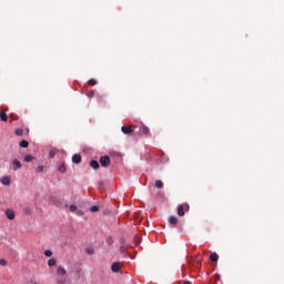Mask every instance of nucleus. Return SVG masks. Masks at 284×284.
<instances>
[{
  "mask_svg": "<svg viewBox=\"0 0 284 284\" xmlns=\"http://www.w3.org/2000/svg\"><path fill=\"white\" fill-rule=\"evenodd\" d=\"M24 161L27 163H30V161H34V158L31 154H27V155H24Z\"/></svg>",
  "mask_w": 284,
  "mask_h": 284,
  "instance_id": "obj_15",
  "label": "nucleus"
},
{
  "mask_svg": "<svg viewBox=\"0 0 284 284\" xmlns=\"http://www.w3.org/2000/svg\"><path fill=\"white\" fill-rule=\"evenodd\" d=\"M54 265H57V260L54 257L49 258L48 266L49 267H54Z\"/></svg>",
  "mask_w": 284,
  "mask_h": 284,
  "instance_id": "obj_11",
  "label": "nucleus"
},
{
  "mask_svg": "<svg viewBox=\"0 0 284 284\" xmlns=\"http://www.w3.org/2000/svg\"><path fill=\"white\" fill-rule=\"evenodd\" d=\"M12 168H13V170H21V161L14 159L12 161Z\"/></svg>",
  "mask_w": 284,
  "mask_h": 284,
  "instance_id": "obj_7",
  "label": "nucleus"
},
{
  "mask_svg": "<svg viewBox=\"0 0 284 284\" xmlns=\"http://www.w3.org/2000/svg\"><path fill=\"white\" fill-rule=\"evenodd\" d=\"M4 214H6L7 219H9V221H14V217L17 216L14 214V210H12V209H7L4 211Z\"/></svg>",
  "mask_w": 284,
  "mask_h": 284,
  "instance_id": "obj_4",
  "label": "nucleus"
},
{
  "mask_svg": "<svg viewBox=\"0 0 284 284\" xmlns=\"http://www.w3.org/2000/svg\"><path fill=\"white\" fill-rule=\"evenodd\" d=\"M120 252H125V246H120Z\"/></svg>",
  "mask_w": 284,
  "mask_h": 284,
  "instance_id": "obj_26",
  "label": "nucleus"
},
{
  "mask_svg": "<svg viewBox=\"0 0 284 284\" xmlns=\"http://www.w3.org/2000/svg\"><path fill=\"white\" fill-rule=\"evenodd\" d=\"M99 190H104L105 183L103 181L98 182Z\"/></svg>",
  "mask_w": 284,
  "mask_h": 284,
  "instance_id": "obj_20",
  "label": "nucleus"
},
{
  "mask_svg": "<svg viewBox=\"0 0 284 284\" xmlns=\"http://www.w3.org/2000/svg\"><path fill=\"white\" fill-rule=\"evenodd\" d=\"M50 156H54L53 153H50Z\"/></svg>",
  "mask_w": 284,
  "mask_h": 284,
  "instance_id": "obj_27",
  "label": "nucleus"
},
{
  "mask_svg": "<svg viewBox=\"0 0 284 284\" xmlns=\"http://www.w3.org/2000/svg\"><path fill=\"white\" fill-rule=\"evenodd\" d=\"M111 271L114 274H119V272H121V262H113L111 265Z\"/></svg>",
  "mask_w": 284,
  "mask_h": 284,
  "instance_id": "obj_3",
  "label": "nucleus"
},
{
  "mask_svg": "<svg viewBox=\"0 0 284 284\" xmlns=\"http://www.w3.org/2000/svg\"><path fill=\"white\" fill-rule=\"evenodd\" d=\"M185 212H190V204H180L178 206V216H185Z\"/></svg>",
  "mask_w": 284,
  "mask_h": 284,
  "instance_id": "obj_2",
  "label": "nucleus"
},
{
  "mask_svg": "<svg viewBox=\"0 0 284 284\" xmlns=\"http://www.w3.org/2000/svg\"><path fill=\"white\" fill-rule=\"evenodd\" d=\"M14 134H16L17 136H23V129H17V130L14 131Z\"/></svg>",
  "mask_w": 284,
  "mask_h": 284,
  "instance_id": "obj_18",
  "label": "nucleus"
},
{
  "mask_svg": "<svg viewBox=\"0 0 284 284\" xmlns=\"http://www.w3.org/2000/svg\"><path fill=\"white\" fill-rule=\"evenodd\" d=\"M44 256H48V257L52 256V250H45Z\"/></svg>",
  "mask_w": 284,
  "mask_h": 284,
  "instance_id": "obj_22",
  "label": "nucleus"
},
{
  "mask_svg": "<svg viewBox=\"0 0 284 284\" xmlns=\"http://www.w3.org/2000/svg\"><path fill=\"white\" fill-rule=\"evenodd\" d=\"M68 168L65 166V162H61L60 165L58 166V171L61 173V174H65Z\"/></svg>",
  "mask_w": 284,
  "mask_h": 284,
  "instance_id": "obj_6",
  "label": "nucleus"
},
{
  "mask_svg": "<svg viewBox=\"0 0 284 284\" xmlns=\"http://www.w3.org/2000/svg\"><path fill=\"white\" fill-rule=\"evenodd\" d=\"M169 223L171 225H176L179 223V219H176V216H170L169 217Z\"/></svg>",
  "mask_w": 284,
  "mask_h": 284,
  "instance_id": "obj_10",
  "label": "nucleus"
},
{
  "mask_svg": "<svg viewBox=\"0 0 284 284\" xmlns=\"http://www.w3.org/2000/svg\"><path fill=\"white\" fill-rule=\"evenodd\" d=\"M85 252H87V254H89L90 256H92V254H94V247L88 246V247L85 248Z\"/></svg>",
  "mask_w": 284,
  "mask_h": 284,
  "instance_id": "obj_14",
  "label": "nucleus"
},
{
  "mask_svg": "<svg viewBox=\"0 0 284 284\" xmlns=\"http://www.w3.org/2000/svg\"><path fill=\"white\" fill-rule=\"evenodd\" d=\"M0 181H1L2 185H6V186L10 185V183H11L10 179H1Z\"/></svg>",
  "mask_w": 284,
  "mask_h": 284,
  "instance_id": "obj_17",
  "label": "nucleus"
},
{
  "mask_svg": "<svg viewBox=\"0 0 284 284\" xmlns=\"http://www.w3.org/2000/svg\"><path fill=\"white\" fill-rule=\"evenodd\" d=\"M77 210H78L77 205H74V204L69 205L70 212L74 213V212H77Z\"/></svg>",
  "mask_w": 284,
  "mask_h": 284,
  "instance_id": "obj_19",
  "label": "nucleus"
},
{
  "mask_svg": "<svg viewBox=\"0 0 284 284\" xmlns=\"http://www.w3.org/2000/svg\"><path fill=\"white\" fill-rule=\"evenodd\" d=\"M0 265H2V266L8 265V262L6 261V258H1L0 260Z\"/></svg>",
  "mask_w": 284,
  "mask_h": 284,
  "instance_id": "obj_23",
  "label": "nucleus"
},
{
  "mask_svg": "<svg viewBox=\"0 0 284 284\" xmlns=\"http://www.w3.org/2000/svg\"><path fill=\"white\" fill-rule=\"evenodd\" d=\"M0 119H1V121H3V122L8 121V114H6V111H1V112H0Z\"/></svg>",
  "mask_w": 284,
  "mask_h": 284,
  "instance_id": "obj_12",
  "label": "nucleus"
},
{
  "mask_svg": "<svg viewBox=\"0 0 284 284\" xmlns=\"http://www.w3.org/2000/svg\"><path fill=\"white\" fill-rule=\"evenodd\" d=\"M81 161H82L81 154H73L72 163H74L75 165H79V163H81Z\"/></svg>",
  "mask_w": 284,
  "mask_h": 284,
  "instance_id": "obj_5",
  "label": "nucleus"
},
{
  "mask_svg": "<svg viewBox=\"0 0 284 284\" xmlns=\"http://www.w3.org/2000/svg\"><path fill=\"white\" fill-rule=\"evenodd\" d=\"M49 202L51 203V205H54L55 207H59V210L68 209L67 203H63V201H61L60 199H57L54 196H50Z\"/></svg>",
  "mask_w": 284,
  "mask_h": 284,
  "instance_id": "obj_1",
  "label": "nucleus"
},
{
  "mask_svg": "<svg viewBox=\"0 0 284 284\" xmlns=\"http://www.w3.org/2000/svg\"><path fill=\"white\" fill-rule=\"evenodd\" d=\"M57 274L59 276H65L67 271H65V268L63 266H58Z\"/></svg>",
  "mask_w": 284,
  "mask_h": 284,
  "instance_id": "obj_8",
  "label": "nucleus"
},
{
  "mask_svg": "<svg viewBox=\"0 0 284 284\" xmlns=\"http://www.w3.org/2000/svg\"><path fill=\"white\" fill-rule=\"evenodd\" d=\"M90 212H99V206L98 205H92L90 207Z\"/></svg>",
  "mask_w": 284,
  "mask_h": 284,
  "instance_id": "obj_21",
  "label": "nucleus"
},
{
  "mask_svg": "<svg viewBox=\"0 0 284 284\" xmlns=\"http://www.w3.org/2000/svg\"><path fill=\"white\" fill-rule=\"evenodd\" d=\"M37 172H43V165L38 166Z\"/></svg>",
  "mask_w": 284,
  "mask_h": 284,
  "instance_id": "obj_25",
  "label": "nucleus"
},
{
  "mask_svg": "<svg viewBox=\"0 0 284 284\" xmlns=\"http://www.w3.org/2000/svg\"><path fill=\"white\" fill-rule=\"evenodd\" d=\"M20 148H28L30 145V143L26 140H22L20 143H19Z\"/></svg>",
  "mask_w": 284,
  "mask_h": 284,
  "instance_id": "obj_16",
  "label": "nucleus"
},
{
  "mask_svg": "<svg viewBox=\"0 0 284 284\" xmlns=\"http://www.w3.org/2000/svg\"><path fill=\"white\" fill-rule=\"evenodd\" d=\"M75 212H77V215H78V216H83V212H82L81 210H78V209H77Z\"/></svg>",
  "mask_w": 284,
  "mask_h": 284,
  "instance_id": "obj_24",
  "label": "nucleus"
},
{
  "mask_svg": "<svg viewBox=\"0 0 284 284\" xmlns=\"http://www.w3.org/2000/svg\"><path fill=\"white\" fill-rule=\"evenodd\" d=\"M155 187H158V190H162V187H163V181L156 180V181H155Z\"/></svg>",
  "mask_w": 284,
  "mask_h": 284,
  "instance_id": "obj_13",
  "label": "nucleus"
},
{
  "mask_svg": "<svg viewBox=\"0 0 284 284\" xmlns=\"http://www.w3.org/2000/svg\"><path fill=\"white\" fill-rule=\"evenodd\" d=\"M210 261H212V263H219V254L212 253L210 255Z\"/></svg>",
  "mask_w": 284,
  "mask_h": 284,
  "instance_id": "obj_9",
  "label": "nucleus"
}]
</instances>
